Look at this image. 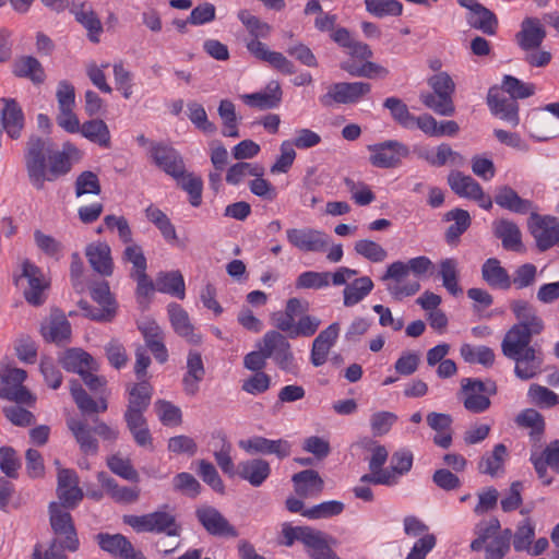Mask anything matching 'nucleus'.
Instances as JSON below:
<instances>
[{
	"mask_svg": "<svg viewBox=\"0 0 559 559\" xmlns=\"http://www.w3.org/2000/svg\"><path fill=\"white\" fill-rule=\"evenodd\" d=\"M433 270L432 261L426 255H419L409 259L407 262L395 261L391 263L381 276V281H393L394 283L388 284L386 289L394 299L401 300L403 297L414 296L420 290V284L417 281L402 284L409 273L416 277H423L431 275Z\"/></svg>",
	"mask_w": 559,
	"mask_h": 559,
	"instance_id": "f257e3e1",
	"label": "nucleus"
},
{
	"mask_svg": "<svg viewBox=\"0 0 559 559\" xmlns=\"http://www.w3.org/2000/svg\"><path fill=\"white\" fill-rule=\"evenodd\" d=\"M282 533V544L292 546L295 540H300L307 547L311 559H335L337 556L333 550L337 540L321 531L309 526H285Z\"/></svg>",
	"mask_w": 559,
	"mask_h": 559,
	"instance_id": "f03ea898",
	"label": "nucleus"
},
{
	"mask_svg": "<svg viewBox=\"0 0 559 559\" xmlns=\"http://www.w3.org/2000/svg\"><path fill=\"white\" fill-rule=\"evenodd\" d=\"M433 93L420 94L421 103L441 116H452L455 111L452 95L455 91V84L447 72H439L432 75L428 81Z\"/></svg>",
	"mask_w": 559,
	"mask_h": 559,
	"instance_id": "7ed1b4c3",
	"label": "nucleus"
},
{
	"mask_svg": "<svg viewBox=\"0 0 559 559\" xmlns=\"http://www.w3.org/2000/svg\"><path fill=\"white\" fill-rule=\"evenodd\" d=\"M53 152V144L48 139L29 136L25 155L26 169L33 186L40 190L46 181V160Z\"/></svg>",
	"mask_w": 559,
	"mask_h": 559,
	"instance_id": "20e7f679",
	"label": "nucleus"
},
{
	"mask_svg": "<svg viewBox=\"0 0 559 559\" xmlns=\"http://www.w3.org/2000/svg\"><path fill=\"white\" fill-rule=\"evenodd\" d=\"M512 532L502 526H486L471 543L473 551L485 550V559H503L510 549Z\"/></svg>",
	"mask_w": 559,
	"mask_h": 559,
	"instance_id": "39448f33",
	"label": "nucleus"
},
{
	"mask_svg": "<svg viewBox=\"0 0 559 559\" xmlns=\"http://www.w3.org/2000/svg\"><path fill=\"white\" fill-rule=\"evenodd\" d=\"M369 163L377 168L392 169L399 167L409 156V147L397 140H385L367 146Z\"/></svg>",
	"mask_w": 559,
	"mask_h": 559,
	"instance_id": "423d86ee",
	"label": "nucleus"
},
{
	"mask_svg": "<svg viewBox=\"0 0 559 559\" xmlns=\"http://www.w3.org/2000/svg\"><path fill=\"white\" fill-rule=\"evenodd\" d=\"M27 373L20 368L5 367L0 370V397L15 402L16 404H24L31 406L35 402V397L23 385Z\"/></svg>",
	"mask_w": 559,
	"mask_h": 559,
	"instance_id": "0eeeda50",
	"label": "nucleus"
},
{
	"mask_svg": "<svg viewBox=\"0 0 559 559\" xmlns=\"http://www.w3.org/2000/svg\"><path fill=\"white\" fill-rule=\"evenodd\" d=\"M371 91L367 82H338L328 87V92L319 97L323 107L334 104H355Z\"/></svg>",
	"mask_w": 559,
	"mask_h": 559,
	"instance_id": "6e6552de",
	"label": "nucleus"
},
{
	"mask_svg": "<svg viewBox=\"0 0 559 559\" xmlns=\"http://www.w3.org/2000/svg\"><path fill=\"white\" fill-rule=\"evenodd\" d=\"M53 539L41 556V546L36 545L33 559H67V556L61 550L75 551L79 548V538L75 531V526H52Z\"/></svg>",
	"mask_w": 559,
	"mask_h": 559,
	"instance_id": "1a4fd4ad",
	"label": "nucleus"
},
{
	"mask_svg": "<svg viewBox=\"0 0 559 559\" xmlns=\"http://www.w3.org/2000/svg\"><path fill=\"white\" fill-rule=\"evenodd\" d=\"M262 343L265 346L267 358H272L280 369L293 372L296 368L294 354L287 338L277 331H269L264 334Z\"/></svg>",
	"mask_w": 559,
	"mask_h": 559,
	"instance_id": "9d476101",
	"label": "nucleus"
},
{
	"mask_svg": "<svg viewBox=\"0 0 559 559\" xmlns=\"http://www.w3.org/2000/svg\"><path fill=\"white\" fill-rule=\"evenodd\" d=\"M286 237L293 247L304 252H323L330 243L325 233L310 227L288 228Z\"/></svg>",
	"mask_w": 559,
	"mask_h": 559,
	"instance_id": "9b49d317",
	"label": "nucleus"
},
{
	"mask_svg": "<svg viewBox=\"0 0 559 559\" xmlns=\"http://www.w3.org/2000/svg\"><path fill=\"white\" fill-rule=\"evenodd\" d=\"M531 234L539 251L552 248L559 240V219L554 216H540L532 213Z\"/></svg>",
	"mask_w": 559,
	"mask_h": 559,
	"instance_id": "f8f14e48",
	"label": "nucleus"
},
{
	"mask_svg": "<svg viewBox=\"0 0 559 559\" xmlns=\"http://www.w3.org/2000/svg\"><path fill=\"white\" fill-rule=\"evenodd\" d=\"M21 278L27 280V288L24 289V297L33 306H39L45 301V289L48 284L45 282L41 270L29 260L22 262V274L16 277L15 285L20 284Z\"/></svg>",
	"mask_w": 559,
	"mask_h": 559,
	"instance_id": "ddd939ff",
	"label": "nucleus"
},
{
	"mask_svg": "<svg viewBox=\"0 0 559 559\" xmlns=\"http://www.w3.org/2000/svg\"><path fill=\"white\" fill-rule=\"evenodd\" d=\"M150 153L155 165L176 180L185 174L183 159L174 147L152 142Z\"/></svg>",
	"mask_w": 559,
	"mask_h": 559,
	"instance_id": "4468645a",
	"label": "nucleus"
},
{
	"mask_svg": "<svg viewBox=\"0 0 559 559\" xmlns=\"http://www.w3.org/2000/svg\"><path fill=\"white\" fill-rule=\"evenodd\" d=\"M79 483V476L74 469L58 468L56 491L59 501L66 506L76 507L84 497Z\"/></svg>",
	"mask_w": 559,
	"mask_h": 559,
	"instance_id": "2eb2a0df",
	"label": "nucleus"
},
{
	"mask_svg": "<svg viewBox=\"0 0 559 559\" xmlns=\"http://www.w3.org/2000/svg\"><path fill=\"white\" fill-rule=\"evenodd\" d=\"M487 104L495 116L513 127L519 124V105L512 96H506L499 88L491 87L487 95Z\"/></svg>",
	"mask_w": 559,
	"mask_h": 559,
	"instance_id": "dca6fc26",
	"label": "nucleus"
},
{
	"mask_svg": "<svg viewBox=\"0 0 559 559\" xmlns=\"http://www.w3.org/2000/svg\"><path fill=\"white\" fill-rule=\"evenodd\" d=\"M40 333L45 341L60 344L69 342L71 337V325L66 316L55 310L50 313L40 326Z\"/></svg>",
	"mask_w": 559,
	"mask_h": 559,
	"instance_id": "f3484780",
	"label": "nucleus"
},
{
	"mask_svg": "<svg viewBox=\"0 0 559 559\" xmlns=\"http://www.w3.org/2000/svg\"><path fill=\"white\" fill-rule=\"evenodd\" d=\"M537 333L531 332L527 328H524L523 324H514L504 335L501 349L503 355L507 358H515L518 354L526 350V348H532L530 343L532 341V336Z\"/></svg>",
	"mask_w": 559,
	"mask_h": 559,
	"instance_id": "a211bd4d",
	"label": "nucleus"
},
{
	"mask_svg": "<svg viewBox=\"0 0 559 559\" xmlns=\"http://www.w3.org/2000/svg\"><path fill=\"white\" fill-rule=\"evenodd\" d=\"M98 546L114 555L124 559H145L141 551H136L132 544L121 534L99 533L96 536Z\"/></svg>",
	"mask_w": 559,
	"mask_h": 559,
	"instance_id": "6ab92c4d",
	"label": "nucleus"
},
{
	"mask_svg": "<svg viewBox=\"0 0 559 559\" xmlns=\"http://www.w3.org/2000/svg\"><path fill=\"white\" fill-rule=\"evenodd\" d=\"M85 255L92 269L102 276H111L114 261L111 249L107 242L96 241L88 243L85 248Z\"/></svg>",
	"mask_w": 559,
	"mask_h": 559,
	"instance_id": "aec40b11",
	"label": "nucleus"
},
{
	"mask_svg": "<svg viewBox=\"0 0 559 559\" xmlns=\"http://www.w3.org/2000/svg\"><path fill=\"white\" fill-rule=\"evenodd\" d=\"M492 234L501 240L504 250L523 251L522 233L514 222L507 218L496 219L492 223Z\"/></svg>",
	"mask_w": 559,
	"mask_h": 559,
	"instance_id": "412c9836",
	"label": "nucleus"
},
{
	"mask_svg": "<svg viewBox=\"0 0 559 559\" xmlns=\"http://www.w3.org/2000/svg\"><path fill=\"white\" fill-rule=\"evenodd\" d=\"M67 427L84 454L95 455L98 452V441L94 437V428L90 427L86 420L69 417Z\"/></svg>",
	"mask_w": 559,
	"mask_h": 559,
	"instance_id": "4be33fe9",
	"label": "nucleus"
},
{
	"mask_svg": "<svg viewBox=\"0 0 559 559\" xmlns=\"http://www.w3.org/2000/svg\"><path fill=\"white\" fill-rule=\"evenodd\" d=\"M97 480L105 493L117 503L129 504L138 501L140 489L135 487L120 486L115 478L105 472L97 474Z\"/></svg>",
	"mask_w": 559,
	"mask_h": 559,
	"instance_id": "5701e85b",
	"label": "nucleus"
},
{
	"mask_svg": "<svg viewBox=\"0 0 559 559\" xmlns=\"http://www.w3.org/2000/svg\"><path fill=\"white\" fill-rule=\"evenodd\" d=\"M169 320L174 331L187 342L199 344L201 336L195 333L188 312L178 304L171 302L167 308Z\"/></svg>",
	"mask_w": 559,
	"mask_h": 559,
	"instance_id": "b1692460",
	"label": "nucleus"
},
{
	"mask_svg": "<svg viewBox=\"0 0 559 559\" xmlns=\"http://www.w3.org/2000/svg\"><path fill=\"white\" fill-rule=\"evenodd\" d=\"M205 377V368L199 352H189L187 357V372L182 378L183 392L194 396L199 392V384Z\"/></svg>",
	"mask_w": 559,
	"mask_h": 559,
	"instance_id": "393cba45",
	"label": "nucleus"
},
{
	"mask_svg": "<svg viewBox=\"0 0 559 559\" xmlns=\"http://www.w3.org/2000/svg\"><path fill=\"white\" fill-rule=\"evenodd\" d=\"M295 492L300 498L319 496L324 489V481L314 469H304L292 477Z\"/></svg>",
	"mask_w": 559,
	"mask_h": 559,
	"instance_id": "a878e982",
	"label": "nucleus"
},
{
	"mask_svg": "<svg viewBox=\"0 0 559 559\" xmlns=\"http://www.w3.org/2000/svg\"><path fill=\"white\" fill-rule=\"evenodd\" d=\"M516 41L523 50H533L538 48L544 38L546 32L543 28L540 22L536 17H526L521 23V31L516 34Z\"/></svg>",
	"mask_w": 559,
	"mask_h": 559,
	"instance_id": "bb28decb",
	"label": "nucleus"
},
{
	"mask_svg": "<svg viewBox=\"0 0 559 559\" xmlns=\"http://www.w3.org/2000/svg\"><path fill=\"white\" fill-rule=\"evenodd\" d=\"M70 11L75 16V20L87 31L88 39L92 43H98L103 25L92 5L85 2L73 3Z\"/></svg>",
	"mask_w": 559,
	"mask_h": 559,
	"instance_id": "cd10ccee",
	"label": "nucleus"
},
{
	"mask_svg": "<svg viewBox=\"0 0 559 559\" xmlns=\"http://www.w3.org/2000/svg\"><path fill=\"white\" fill-rule=\"evenodd\" d=\"M241 447L251 453L275 454L278 459L290 454V445L286 440H270L263 437H253L241 442Z\"/></svg>",
	"mask_w": 559,
	"mask_h": 559,
	"instance_id": "c85d7f7f",
	"label": "nucleus"
},
{
	"mask_svg": "<svg viewBox=\"0 0 559 559\" xmlns=\"http://www.w3.org/2000/svg\"><path fill=\"white\" fill-rule=\"evenodd\" d=\"M282 95L280 83L271 81L264 91L242 95V100L250 107L264 110L276 108L282 100Z\"/></svg>",
	"mask_w": 559,
	"mask_h": 559,
	"instance_id": "c756f323",
	"label": "nucleus"
},
{
	"mask_svg": "<svg viewBox=\"0 0 559 559\" xmlns=\"http://www.w3.org/2000/svg\"><path fill=\"white\" fill-rule=\"evenodd\" d=\"M138 532H152L155 534V547L160 552H171L180 544L181 526H135Z\"/></svg>",
	"mask_w": 559,
	"mask_h": 559,
	"instance_id": "7c9ffc66",
	"label": "nucleus"
},
{
	"mask_svg": "<svg viewBox=\"0 0 559 559\" xmlns=\"http://www.w3.org/2000/svg\"><path fill=\"white\" fill-rule=\"evenodd\" d=\"M483 280L495 289L507 290L512 286L511 276L496 258L487 259L481 265Z\"/></svg>",
	"mask_w": 559,
	"mask_h": 559,
	"instance_id": "2f4dec72",
	"label": "nucleus"
},
{
	"mask_svg": "<svg viewBox=\"0 0 559 559\" xmlns=\"http://www.w3.org/2000/svg\"><path fill=\"white\" fill-rule=\"evenodd\" d=\"M4 107L1 110L3 129L11 139H19L24 128V115L22 108L14 99H4Z\"/></svg>",
	"mask_w": 559,
	"mask_h": 559,
	"instance_id": "473e14b6",
	"label": "nucleus"
},
{
	"mask_svg": "<svg viewBox=\"0 0 559 559\" xmlns=\"http://www.w3.org/2000/svg\"><path fill=\"white\" fill-rule=\"evenodd\" d=\"M428 526H405V533L418 540L412 547L406 559H425L436 546V536L427 531Z\"/></svg>",
	"mask_w": 559,
	"mask_h": 559,
	"instance_id": "72a5a7b5",
	"label": "nucleus"
},
{
	"mask_svg": "<svg viewBox=\"0 0 559 559\" xmlns=\"http://www.w3.org/2000/svg\"><path fill=\"white\" fill-rule=\"evenodd\" d=\"M511 359L515 361L514 372L516 377L522 380L532 379L540 371L543 358L534 347L526 348V350Z\"/></svg>",
	"mask_w": 559,
	"mask_h": 559,
	"instance_id": "f704fd0d",
	"label": "nucleus"
},
{
	"mask_svg": "<svg viewBox=\"0 0 559 559\" xmlns=\"http://www.w3.org/2000/svg\"><path fill=\"white\" fill-rule=\"evenodd\" d=\"M270 464L262 459L243 461L237 466V474L254 487L261 486L270 476Z\"/></svg>",
	"mask_w": 559,
	"mask_h": 559,
	"instance_id": "c9c22d12",
	"label": "nucleus"
},
{
	"mask_svg": "<svg viewBox=\"0 0 559 559\" xmlns=\"http://www.w3.org/2000/svg\"><path fill=\"white\" fill-rule=\"evenodd\" d=\"M495 202L502 209L518 214H527L533 209V203L530 200L522 199L509 186H502L497 190Z\"/></svg>",
	"mask_w": 559,
	"mask_h": 559,
	"instance_id": "e433bc0d",
	"label": "nucleus"
},
{
	"mask_svg": "<svg viewBox=\"0 0 559 559\" xmlns=\"http://www.w3.org/2000/svg\"><path fill=\"white\" fill-rule=\"evenodd\" d=\"M180 520L176 508L169 504H163L158 510L145 515H124V524H175Z\"/></svg>",
	"mask_w": 559,
	"mask_h": 559,
	"instance_id": "4c0bfd02",
	"label": "nucleus"
},
{
	"mask_svg": "<svg viewBox=\"0 0 559 559\" xmlns=\"http://www.w3.org/2000/svg\"><path fill=\"white\" fill-rule=\"evenodd\" d=\"M466 22L472 28L488 36L496 35L499 25L496 14L484 4L473 12H467Z\"/></svg>",
	"mask_w": 559,
	"mask_h": 559,
	"instance_id": "58836bf2",
	"label": "nucleus"
},
{
	"mask_svg": "<svg viewBox=\"0 0 559 559\" xmlns=\"http://www.w3.org/2000/svg\"><path fill=\"white\" fill-rule=\"evenodd\" d=\"M61 366L71 372L81 374L86 369H97L94 358L80 348L68 349L60 358Z\"/></svg>",
	"mask_w": 559,
	"mask_h": 559,
	"instance_id": "ea45409f",
	"label": "nucleus"
},
{
	"mask_svg": "<svg viewBox=\"0 0 559 559\" xmlns=\"http://www.w3.org/2000/svg\"><path fill=\"white\" fill-rule=\"evenodd\" d=\"M511 309L519 320L518 324H523L531 332L540 333L544 329L543 320L536 314V310L525 300H514Z\"/></svg>",
	"mask_w": 559,
	"mask_h": 559,
	"instance_id": "a19ab883",
	"label": "nucleus"
},
{
	"mask_svg": "<svg viewBox=\"0 0 559 559\" xmlns=\"http://www.w3.org/2000/svg\"><path fill=\"white\" fill-rule=\"evenodd\" d=\"M448 183L460 197L474 199V197L481 195L480 185L474 178L461 171H451L448 176Z\"/></svg>",
	"mask_w": 559,
	"mask_h": 559,
	"instance_id": "79ce46f5",
	"label": "nucleus"
},
{
	"mask_svg": "<svg viewBox=\"0 0 559 559\" xmlns=\"http://www.w3.org/2000/svg\"><path fill=\"white\" fill-rule=\"evenodd\" d=\"M507 457V447L503 443L496 444L492 452L484 454L478 462L479 473L492 477L497 476L503 469Z\"/></svg>",
	"mask_w": 559,
	"mask_h": 559,
	"instance_id": "37998d69",
	"label": "nucleus"
},
{
	"mask_svg": "<svg viewBox=\"0 0 559 559\" xmlns=\"http://www.w3.org/2000/svg\"><path fill=\"white\" fill-rule=\"evenodd\" d=\"M444 219L447 222L454 221V224L450 225L445 233L447 242L450 245L455 243L471 226V216L467 211L462 209L449 211L445 213Z\"/></svg>",
	"mask_w": 559,
	"mask_h": 559,
	"instance_id": "c03bdc74",
	"label": "nucleus"
},
{
	"mask_svg": "<svg viewBox=\"0 0 559 559\" xmlns=\"http://www.w3.org/2000/svg\"><path fill=\"white\" fill-rule=\"evenodd\" d=\"M373 282L369 276L355 278L343 290L344 306L353 307L359 304L373 289Z\"/></svg>",
	"mask_w": 559,
	"mask_h": 559,
	"instance_id": "a18cd8bd",
	"label": "nucleus"
},
{
	"mask_svg": "<svg viewBox=\"0 0 559 559\" xmlns=\"http://www.w3.org/2000/svg\"><path fill=\"white\" fill-rule=\"evenodd\" d=\"M78 133L99 146L108 148L110 146V132L108 126L102 119L85 121L80 126Z\"/></svg>",
	"mask_w": 559,
	"mask_h": 559,
	"instance_id": "49530a36",
	"label": "nucleus"
},
{
	"mask_svg": "<svg viewBox=\"0 0 559 559\" xmlns=\"http://www.w3.org/2000/svg\"><path fill=\"white\" fill-rule=\"evenodd\" d=\"M156 289L179 299L185 298V281L179 271L160 272L156 278Z\"/></svg>",
	"mask_w": 559,
	"mask_h": 559,
	"instance_id": "de8ad7c7",
	"label": "nucleus"
},
{
	"mask_svg": "<svg viewBox=\"0 0 559 559\" xmlns=\"http://www.w3.org/2000/svg\"><path fill=\"white\" fill-rule=\"evenodd\" d=\"M152 391L151 384L145 380L134 384L129 391V401L126 411L144 413L150 406Z\"/></svg>",
	"mask_w": 559,
	"mask_h": 559,
	"instance_id": "09e8293b",
	"label": "nucleus"
},
{
	"mask_svg": "<svg viewBox=\"0 0 559 559\" xmlns=\"http://www.w3.org/2000/svg\"><path fill=\"white\" fill-rule=\"evenodd\" d=\"M14 73L20 78H28L35 84L45 81V71L40 62L31 56L20 58L14 66Z\"/></svg>",
	"mask_w": 559,
	"mask_h": 559,
	"instance_id": "8fccbe9b",
	"label": "nucleus"
},
{
	"mask_svg": "<svg viewBox=\"0 0 559 559\" xmlns=\"http://www.w3.org/2000/svg\"><path fill=\"white\" fill-rule=\"evenodd\" d=\"M439 267L443 287L453 296L462 294L463 290L459 285L457 261L453 258L444 259L440 262Z\"/></svg>",
	"mask_w": 559,
	"mask_h": 559,
	"instance_id": "3c124183",
	"label": "nucleus"
},
{
	"mask_svg": "<svg viewBox=\"0 0 559 559\" xmlns=\"http://www.w3.org/2000/svg\"><path fill=\"white\" fill-rule=\"evenodd\" d=\"M439 267L443 287L453 296L462 294L463 290L459 285L457 261L453 258L444 259L440 262Z\"/></svg>",
	"mask_w": 559,
	"mask_h": 559,
	"instance_id": "603ef678",
	"label": "nucleus"
},
{
	"mask_svg": "<svg viewBox=\"0 0 559 559\" xmlns=\"http://www.w3.org/2000/svg\"><path fill=\"white\" fill-rule=\"evenodd\" d=\"M365 61L366 62L362 63L361 66H357L355 62L347 60V61H343L340 67L342 70L346 71L352 76H357V78L372 79L376 76L384 78L388 75L389 71L384 67H382L378 63L368 61V59Z\"/></svg>",
	"mask_w": 559,
	"mask_h": 559,
	"instance_id": "864d4df0",
	"label": "nucleus"
},
{
	"mask_svg": "<svg viewBox=\"0 0 559 559\" xmlns=\"http://www.w3.org/2000/svg\"><path fill=\"white\" fill-rule=\"evenodd\" d=\"M383 107L390 110L391 117L403 128H413L415 126V116H413L407 105L397 97H388Z\"/></svg>",
	"mask_w": 559,
	"mask_h": 559,
	"instance_id": "5fc2aeb1",
	"label": "nucleus"
},
{
	"mask_svg": "<svg viewBox=\"0 0 559 559\" xmlns=\"http://www.w3.org/2000/svg\"><path fill=\"white\" fill-rule=\"evenodd\" d=\"M264 175V168L257 163L239 162L230 166L226 174V181L229 185L240 183L245 177H261Z\"/></svg>",
	"mask_w": 559,
	"mask_h": 559,
	"instance_id": "6e6d98bb",
	"label": "nucleus"
},
{
	"mask_svg": "<svg viewBox=\"0 0 559 559\" xmlns=\"http://www.w3.org/2000/svg\"><path fill=\"white\" fill-rule=\"evenodd\" d=\"M461 356L466 362L480 364L489 367L495 361V353L487 346H473L471 344H463L460 349Z\"/></svg>",
	"mask_w": 559,
	"mask_h": 559,
	"instance_id": "4d7b16f0",
	"label": "nucleus"
},
{
	"mask_svg": "<svg viewBox=\"0 0 559 559\" xmlns=\"http://www.w3.org/2000/svg\"><path fill=\"white\" fill-rule=\"evenodd\" d=\"M421 157H424L431 166L435 167L444 166L447 163H451L457 166L464 164V157L460 153L453 151L447 143L438 145L435 155L427 153L421 155Z\"/></svg>",
	"mask_w": 559,
	"mask_h": 559,
	"instance_id": "13d9d810",
	"label": "nucleus"
},
{
	"mask_svg": "<svg viewBox=\"0 0 559 559\" xmlns=\"http://www.w3.org/2000/svg\"><path fill=\"white\" fill-rule=\"evenodd\" d=\"M48 167L46 166V181H53L71 170L69 153L55 151L49 155Z\"/></svg>",
	"mask_w": 559,
	"mask_h": 559,
	"instance_id": "bf43d9fd",
	"label": "nucleus"
},
{
	"mask_svg": "<svg viewBox=\"0 0 559 559\" xmlns=\"http://www.w3.org/2000/svg\"><path fill=\"white\" fill-rule=\"evenodd\" d=\"M344 511V503L336 500L325 501L313 506L304 511V516L308 520H328L338 515Z\"/></svg>",
	"mask_w": 559,
	"mask_h": 559,
	"instance_id": "052dcab7",
	"label": "nucleus"
},
{
	"mask_svg": "<svg viewBox=\"0 0 559 559\" xmlns=\"http://www.w3.org/2000/svg\"><path fill=\"white\" fill-rule=\"evenodd\" d=\"M108 468L121 478L138 483L140 479L138 471L132 466L130 459H124L120 454H112L107 459Z\"/></svg>",
	"mask_w": 559,
	"mask_h": 559,
	"instance_id": "680f3d73",
	"label": "nucleus"
},
{
	"mask_svg": "<svg viewBox=\"0 0 559 559\" xmlns=\"http://www.w3.org/2000/svg\"><path fill=\"white\" fill-rule=\"evenodd\" d=\"M238 19L253 38H266L271 33V26L261 21L258 16L251 14L247 9H242L238 12Z\"/></svg>",
	"mask_w": 559,
	"mask_h": 559,
	"instance_id": "e2e57ef3",
	"label": "nucleus"
},
{
	"mask_svg": "<svg viewBox=\"0 0 559 559\" xmlns=\"http://www.w3.org/2000/svg\"><path fill=\"white\" fill-rule=\"evenodd\" d=\"M366 9L377 17L399 16L402 14L403 4L397 0H365Z\"/></svg>",
	"mask_w": 559,
	"mask_h": 559,
	"instance_id": "0e129e2a",
	"label": "nucleus"
},
{
	"mask_svg": "<svg viewBox=\"0 0 559 559\" xmlns=\"http://www.w3.org/2000/svg\"><path fill=\"white\" fill-rule=\"evenodd\" d=\"M177 182L182 190L188 192L191 205L199 206L202 202V179L200 177L194 176L193 174L185 171L182 177H179V180H177Z\"/></svg>",
	"mask_w": 559,
	"mask_h": 559,
	"instance_id": "69168bd1",
	"label": "nucleus"
},
{
	"mask_svg": "<svg viewBox=\"0 0 559 559\" xmlns=\"http://www.w3.org/2000/svg\"><path fill=\"white\" fill-rule=\"evenodd\" d=\"M330 272L306 271L296 280V287L302 289H321L330 285Z\"/></svg>",
	"mask_w": 559,
	"mask_h": 559,
	"instance_id": "338daca9",
	"label": "nucleus"
},
{
	"mask_svg": "<svg viewBox=\"0 0 559 559\" xmlns=\"http://www.w3.org/2000/svg\"><path fill=\"white\" fill-rule=\"evenodd\" d=\"M354 249L357 254L373 263L382 262L388 257V252L382 246L369 239L356 241Z\"/></svg>",
	"mask_w": 559,
	"mask_h": 559,
	"instance_id": "774afa93",
	"label": "nucleus"
}]
</instances>
